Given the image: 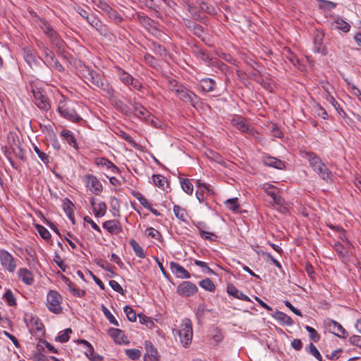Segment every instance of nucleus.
I'll list each match as a JSON object with an SVG mask.
<instances>
[{
    "instance_id": "49",
    "label": "nucleus",
    "mask_w": 361,
    "mask_h": 361,
    "mask_svg": "<svg viewBox=\"0 0 361 361\" xmlns=\"http://www.w3.org/2000/svg\"><path fill=\"white\" fill-rule=\"evenodd\" d=\"M125 353L132 360H137L141 357V351L138 349H127Z\"/></svg>"
},
{
    "instance_id": "31",
    "label": "nucleus",
    "mask_w": 361,
    "mask_h": 361,
    "mask_svg": "<svg viewBox=\"0 0 361 361\" xmlns=\"http://www.w3.org/2000/svg\"><path fill=\"white\" fill-rule=\"evenodd\" d=\"M273 317L276 320L281 322L283 324L288 325V326H291L293 324V319H291L290 317H289L286 313L280 312V311H276L273 314Z\"/></svg>"
},
{
    "instance_id": "36",
    "label": "nucleus",
    "mask_w": 361,
    "mask_h": 361,
    "mask_svg": "<svg viewBox=\"0 0 361 361\" xmlns=\"http://www.w3.org/2000/svg\"><path fill=\"white\" fill-rule=\"evenodd\" d=\"M263 162L264 165L276 169H283L285 167V164L281 159H264Z\"/></svg>"
},
{
    "instance_id": "25",
    "label": "nucleus",
    "mask_w": 361,
    "mask_h": 361,
    "mask_svg": "<svg viewBox=\"0 0 361 361\" xmlns=\"http://www.w3.org/2000/svg\"><path fill=\"white\" fill-rule=\"evenodd\" d=\"M18 276L19 279L27 285H31L34 281L32 273L26 268H20L18 271Z\"/></svg>"
},
{
    "instance_id": "63",
    "label": "nucleus",
    "mask_w": 361,
    "mask_h": 361,
    "mask_svg": "<svg viewBox=\"0 0 361 361\" xmlns=\"http://www.w3.org/2000/svg\"><path fill=\"white\" fill-rule=\"evenodd\" d=\"M24 58L26 62L31 66L32 63L36 62V59L35 55L30 50L24 51Z\"/></svg>"
},
{
    "instance_id": "42",
    "label": "nucleus",
    "mask_w": 361,
    "mask_h": 361,
    "mask_svg": "<svg viewBox=\"0 0 361 361\" xmlns=\"http://www.w3.org/2000/svg\"><path fill=\"white\" fill-rule=\"evenodd\" d=\"M44 325L43 324L39 321L38 319L32 321V327L30 328V332L32 334H42L43 333Z\"/></svg>"
},
{
    "instance_id": "8",
    "label": "nucleus",
    "mask_w": 361,
    "mask_h": 361,
    "mask_svg": "<svg viewBox=\"0 0 361 361\" xmlns=\"http://www.w3.org/2000/svg\"><path fill=\"white\" fill-rule=\"evenodd\" d=\"M114 69L118 78L124 85L127 86H131L133 88L137 90H141L142 85L138 81V80L134 78L131 75L126 72L119 66H115Z\"/></svg>"
},
{
    "instance_id": "60",
    "label": "nucleus",
    "mask_w": 361,
    "mask_h": 361,
    "mask_svg": "<svg viewBox=\"0 0 361 361\" xmlns=\"http://www.w3.org/2000/svg\"><path fill=\"white\" fill-rule=\"evenodd\" d=\"M128 319L130 322H135L137 319L135 311L129 306L126 305L123 308Z\"/></svg>"
},
{
    "instance_id": "14",
    "label": "nucleus",
    "mask_w": 361,
    "mask_h": 361,
    "mask_svg": "<svg viewBox=\"0 0 361 361\" xmlns=\"http://www.w3.org/2000/svg\"><path fill=\"white\" fill-rule=\"evenodd\" d=\"M57 111L61 116L71 121L79 123L82 121L80 116L73 109H71L65 104H59Z\"/></svg>"
},
{
    "instance_id": "58",
    "label": "nucleus",
    "mask_w": 361,
    "mask_h": 361,
    "mask_svg": "<svg viewBox=\"0 0 361 361\" xmlns=\"http://www.w3.org/2000/svg\"><path fill=\"white\" fill-rule=\"evenodd\" d=\"M336 6V4L327 0H319V7L328 11H332Z\"/></svg>"
},
{
    "instance_id": "40",
    "label": "nucleus",
    "mask_w": 361,
    "mask_h": 361,
    "mask_svg": "<svg viewBox=\"0 0 361 361\" xmlns=\"http://www.w3.org/2000/svg\"><path fill=\"white\" fill-rule=\"evenodd\" d=\"M131 194L133 197H135L140 203L145 208V209H150L151 208V204L148 202V200L142 195L141 192L139 191L133 190L132 191Z\"/></svg>"
},
{
    "instance_id": "5",
    "label": "nucleus",
    "mask_w": 361,
    "mask_h": 361,
    "mask_svg": "<svg viewBox=\"0 0 361 361\" xmlns=\"http://www.w3.org/2000/svg\"><path fill=\"white\" fill-rule=\"evenodd\" d=\"M88 80H90L94 86L103 90L106 94L109 95L113 94L114 89L102 73L94 71Z\"/></svg>"
},
{
    "instance_id": "27",
    "label": "nucleus",
    "mask_w": 361,
    "mask_h": 361,
    "mask_svg": "<svg viewBox=\"0 0 361 361\" xmlns=\"http://www.w3.org/2000/svg\"><path fill=\"white\" fill-rule=\"evenodd\" d=\"M216 85L215 80L212 78H203L200 80L199 86L202 91L209 92L214 90Z\"/></svg>"
},
{
    "instance_id": "9",
    "label": "nucleus",
    "mask_w": 361,
    "mask_h": 361,
    "mask_svg": "<svg viewBox=\"0 0 361 361\" xmlns=\"http://www.w3.org/2000/svg\"><path fill=\"white\" fill-rule=\"evenodd\" d=\"M324 32L323 30H316L313 34V51L322 56L327 54V50L324 44Z\"/></svg>"
},
{
    "instance_id": "35",
    "label": "nucleus",
    "mask_w": 361,
    "mask_h": 361,
    "mask_svg": "<svg viewBox=\"0 0 361 361\" xmlns=\"http://www.w3.org/2000/svg\"><path fill=\"white\" fill-rule=\"evenodd\" d=\"M130 245L132 247L135 254L137 257L144 259L146 257L143 248L137 243L134 239H130L129 241Z\"/></svg>"
},
{
    "instance_id": "22",
    "label": "nucleus",
    "mask_w": 361,
    "mask_h": 361,
    "mask_svg": "<svg viewBox=\"0 0 361 361\" xmlns=\"http://www.w3.org/2000/svg\"><path fill=\"white\" fill-rule=\"evenodd\" d=\"M227 293L229 295H231L237 299L243 300V301H251L250 298L245 295L243 292L239 290L233 284H228L227 286Z\"/></svg>"
},
{
    "instance_id": "28",
    "label": "nucleus",
    "mask_w": 361,
    "mask_h": 361,
    "mask_svg": "<svg viewBox=\"0 0 361 361\" xmlns=\"http://www.w3.org/2000/svg\"><path fill=\"white\" fill-rule=\"evenodd\" d=\"M196 3L199 6L201 13H206L211 16L216 15V8L213 6L209 4L208 3H207L202 0H197Z\"/></svg>"
},
{
    "instance_id": "16",
    "label": "nucleus",
    "mask_w": 361,
    "mask_h": 361,
    "mask_svg": "<svg viewBox=\"0 0 361 361\" xmlns=\"http://www.w3.org/2000/svg\"><path fill=\"white\" fill-rule=\"evenodd\" d=\"M262 189L269 196L271 197L274 204L280 206L283 204V200L279 195L280 190L278 188L274 185L266 183L262 185Z\"/></svg>"
},
{
    "instance_id": "17",
    "label": "nucleus",
    "mask_w": 361,
    "mask_h": 361,
    "mask_svg": "<svg viewBox=\"0 0 361 361\" xmlns=\"http://www.w3.org/2000/svg\"><path fill=\"white\" fill-rule=\"evenodd\" d=\"M170 268L172 273L178 278L189 279L190 277V273L183 266L175 262L170 263Z\"/></svg>"
},
{
    "instance_id": "12",
    "label": "nucleus",
    "mask_w": 361,
    "mask_h": 361,
    "mask_svg": "<svg viewBox=\"0 0 361 361\" xmlns=\"http://www.w3.org/2000/svg\"><path fill=\"white\" fill-rule=\"evenodd\" d=\"M324 324L327 329L336 336L339 338H345L348 336V333L343 326L338 322L327 319L324 321Z\"/></svg>"
},
{
    "instance_id": "6",
    "label": "nucleus",
    "mask_w": 361,
    "mask_h": 361,
    "mask_svg": "<svg viewBox=\"0 0 361 361\" xmlns=\"http://www.w3.org/2000/svg\"><path fill=\"white\" fill-rule=\"evenodd\" d=\"M231 123L238 130L252 135L257 140H259V133L248 124L245 118L240 116L233 118Z\"/></svg>"
},
{
    "instance_id": "19",
    "label": "nucleus",
    "mask_w": 361,
    "mask_h": 361,
    "mask_svg": "<svg viewBox=\"0 0 361 361\" xmlns=\"http://www.w3.org/2000/svg\"><path fill=\"white\" fill-rule=\"evenodd\" d=\"M90 204L92 207V209L96 217L104 216L106 212V204L104 202H95L94 198L92 197L90 200Z\"/></svg>"
},
{
    "instance_id": "33",
    "label": "nucleus",
    "mask_w": 361,
    "mask_h": 361,
    "mask_svg": "<svg viewBox=\"0 0 361 361\" xmlns=\"http://www.w3.org/2000/svg\"><path fill=\"white\" fill-rule=\"evenodd\" d=\"M61 135L63 139L70 145L73 147L75 149L78 148L77 142L75 137L73 136L71 131L68 130H63L61 131Z\"/></svg>"
},
{
    "instance_id": "51",
    "label": "nucleus",
    "mask_w": 361,
    "mask_h": 361,
    "mask_svg": "<svg viewBox=\"0 0 361 361\" xmlns=\"http://www.w3.org/2000/svg\"><path fill=\"white\" fill-rule=\"evenodd\" d=\"M173 212L175 216L181 221L185 220L186 212L185 210L178 205L173 206Z\"/></svg>"
},
{
    "instance_id": "48",
    "label": "nucleus",
    "mask_w": 361,
    "mask_h": 361,
    "mask_svg": "<svg viewBox=\"0 0 361 361\" xmlns=\"http://www.w3.org/2000/svg\"><path fill=\"white\" fill-rule=\"evenodd\" d=\"M268 128L270 130L271 135L273 137L279 138L283 136V132L276 124L271 123L268 126Z\"/></svg>"
},
{
    "instance_id": "54",
    "label": "nucleus",
    "mask_w": 361,
    "mask_h": 361,
    "mask_svg": "<svg viewBox=\"0 0 361 361\" xmlns=\"http://www.w3.org/2000/svg\"><path fill=\"white\" fill-rule=\"evenodd\" d=\"M307 352L312 354L319 361H322V357L317 350V348L312 343H310L308 347L306 348Z\"/></svg>"
},
{
    "instance_id": "64",
    "label": "nucleus",
    "mask_w": 361,
    "mask_h": 361,
    "mask_svg": "<svg viewBox=\"0 0 361 361\" xmlns=\"http://www.w3.org/2000/svg\"><path fill=\"white\" fill-rule=\"evenodd\" d=\"M349 342L351 345L361 348V336L353 335L349 338Z\"/></svg>"
},
{
    "instance_id": "43",
    "label": "nucleus",
    "mask_w": 361,
    "mask_h": 361,
    "mask_svg": "<svg viewBox=\"0 0 361 361\" xmlns=\"http://www.w3.org/2000/svg\"><path fill=\"white\" fill-rule=\"evenodd\" d=\"M199 285L203 289H204L206 290H208V291H210V292H212V291H214L215 290V285H214V283L209 278H207V279H204L200 281V283H199Z\"/></svg>"
},
{
    "instance_id": "38",
    "label": "nucleus",
    "mask_w": 361,
    "mask_h": 361,
    "mask_svg": "<svg viewBox=\"0 0 361 361\" xmlns=\"http://www.w3.org/2000/svg\"><path fill=\"white\" fill-rule=\"evenodd\" d=\"M180 183L181 188L185 192L191 195L193 192V185L188 178H180Z\"/></svg>"
},
{
    "instance_id": "55",
    "label": "nucleus",
    "mask_w": 361,
    "mask_h": 361,
    "mask_svg": "<svg viewBox=\"0 0 361 361\" xmlns=\"http://www.w3.org/2000/svg\"><path fill=\"white\" fill-rule=\"evenodd\" d=\"M225 205L230 210L236 212L239 209V205L238 204V198L228 199L225 202Z\"/></svg>"
},
{
    "instance_id": "39",
    "label": "nucleus",
    "mask_w": 361,
    "mask_h": 361,
    "mask_svg": "<svg viewBox=\"0 0 361 361\" xmlns=\"http://www.w3.org/2000/svg\"><path fill=\"white\" fill-rule=\"evenodd\" d=\"M87 22L98 31H101L103 28V24L102 21L94 15L90 16L87 20Z\"/></svg>"
},
{
    "instance_id": "32",
    "label": "nucleus",
    "mask_w": 361,
    "mask_h": 361,
    "mask_svg": "<svg viewBox=\"0 0 361 361\" xmlns=\"http://www.w3.org/2000/svg\"><path fill=\"white\" fill-rule=\"evenodd\" d=\"M185 25L197 37H201L202 36L204 28L202 25L191 20H188V22L185 23Z\"/></svg>"
},
{
    "instance_id": "15",
    "label": "nucleus",
    "mask_w": 361,
    "mask_h": 361,
    "mask_svg": "<svg viewBox=\"0 0 361 361\" xmlns=\"http://www.w3.org/2000/svg\"><path fill=\"white\" fill-rule=\"evenodd\" d=\"M309 162L314 171L317 172L322 179L327 180L329 178V171L322 161V159H309Z\"/></svg>"
},
{
    "instance_id": "41",
    "label": "nucleus",
    "mask_w": 361,
    "mask_h": 361,
    "mask_svg": "<svg viewBox=\"0 0 361 361\" xmlns=\"http://www.w3.org/2000/svg\"><path fill=\"white\" fill-rule=\"evenodd\" d=\"M94 6L101 10L104 13L106 14L109 13L112 8L104 0H93Z\"/></svg>"
},
{
    "instance_id": "44",
    "label": "nucleus",
    "mask_w": 361,
    "mask_h": 361,
    "mask_svg": "<svg viewBox=\"0 0 361 361\" xmlns=\"http://www.w3.org/2000/svg\"><path fill=\"white\" fill-rule=\"evenodd\" d=\"M102 310L104 316L106 317V318L109 320V322L111 324H112L115 326H119L118 321L115 319L114 315L110 312V311L108 310V308L105 305H102Z\"/></svg>"
},
{
    "instance_id": "13",
    "label": "nucleus",
    "mask_w": 361,
    "mask_h": 361,
    "mask_svg": "<svg viewBox=\"0 0 361 361\" xmlns=\"http://www.w3.org/2000/svg\"><path fill=\"white\" fill-rule=\"evenodd\" d=\"M197 290V286L188 281H183L177 287L178 294L185 298L195 295Z\"/></svg>"
},
{
    "instance_id": "18",
    "label": "nucleus",
    "mask_w": 361,
    "mask_h": 361,
    "mask_svg": "<svg viewBox=\"0 0 361 361\" xmlns=\"http://www.w3.org/2000/svg\"><path fill=\"white\" fill-rule=\"evenodd\" d=\"M145 347L146 350L145 359L147 357L150 361H159V353L150 341H145Z\"/></svg>"
},
{
    "instance_id": "30",
    "label": "nucleus",
    "mask_w": 361,
    "mask_h": 361,
    "mask_svg": "<svg viewBox=\"0 0 361 361\" xmlns=\"http://www.w3.org/2000/svg\"><path fill=\"white\" fill-rule=\"evenodd\" d=\"M133 114L139 118L149 116V112L140 103L134 102L133 104Z\"/></svg>"
},
{
    "instance_id": "46",
    "label": "nucleus",
    "mask_w": 361,
    "mask_h": 361,
    "mask_svg": "<svg viewBox=\"0 0 361 361\" xmlns=\"http://www.w3.org/2000/svg\"><path fill=\"white\" fill-rule=\"evenodd\" d=\"M85 353L90 361H102L103 359L101 355L94 353L93 347L87 348Z\"/></svg>"
},
{
    "instance_id": "20",
    "label": "nucleus",
    "mask_w": 361,
    "mask_h": 361,
    "mask_svg": "<svg viewBox=\"0 0 361 361\" xmlns=\"http://www.w3.org/2000/svg\"><path fill=\"white\" fill-rule=\"evenodd\" d=\"M103 228L111 234H118L122 231L121 224L116 220H109L104 222Z\"/></svg>"
},
{
    "instance_id": "57",
    "label": "nucleus",
    "mask_w": 361,
    "mask_h": 361,
    "mask_svg": "<svg viewBox=\"0 0 361 361\" xmlns=\"http://www.w3.org/2000/svg\"><path fill=\"white\" fill-rule=\"evenodd\" d=\"M4 298L6 301L7 304L10 306H13L16 304V298L10 290H7L4 294Z\"/></svg>"
},
{
    "instance_id": "24",
    "label": "nucleus",
    "mask_w": 361,
    "mask_h": 361,
    "mask_svg": "<svg viewBox=\"0 0 361 361\" xmlns=\"http://www.w3.org/2000/svg\"><path fill=\"white\" fill-rule=\"evenodd\" d=\"M108 334L116 343L122 344L126 343V336L122 330L119 329L110 328L108 331Z\"/></svg>"
},
{
    "instance_id": "37",
    "label": "nucleus",
    "mask_w": 361,
    "mask_h": 361,
    "mask_svg": "<svg viewBox=\"0 0 361 361\" xmlns=\"http://www.w3.org/2000/svg\"><path fill=\"white\" fill-rule=\"evenodd\" d=\"M115 107L126 115L130 116L133 114L132 109L121 100H117L115 102Z\"/></svg>"
},
{
    "instance_id": "2",
    "label": "nucleus",
    "mask_w": 361,
    "mask_h": 361,
    "mask_svg": "<svg viewBox=\"0 0 361 361\" xmlns=\"http://www.w3.org/2000/svg\"><path fill=\"white\" fill-rule=\"evenodd\" d=\"M176 333L178 334L183 347H188L192 342L193 336L191 320L188 318H184L181 322L180 329L176 331Z\"/></svg>"
},
{
    "instance_id": "3",
    "label": "nucleus",
    "mask_w": 361,
    "mask_h": 361,
    "mask_svg": "<svg viewBox=\"0 0 361 361\" xmlns=\"http://www.w3.org/2000/svg\"><path fill=\"white\" fill-rule=\"evenodd\" d=\"M39 26L46 36L49 39L51 44L56 46L58 49L63 47V41L59 35L53 29L49 23L45 19H39Z\"/></svg>"
},
{
    "instance_id": "26",
    "label": "nucleus",
    "mask_w": 361,
    "mask_h": 361,
    "mask_svg": "<svg viewBox=\"0 0 361 361\" xmlns=\"http://www.w3.org/2000/svg\"><path fill=\"white\" fill-rule=\"evenodd\" d=\"M96 164L101 168H106L107 171L113 173L119 172L118 168L109 159H96Z\"/></svg>"
},
{
    "instance_id": "21",
    "label": "nucleus",
    "mask_w": 361,
    "mask_h": 361,
    "mask_svg": "<svg viewBox=\"0 0 361 361\" xmlns=\"http://www.w3.org/2000/svg\"><path fill=\"white\" fill-rule=\"evenodd\" d=\"M192 53L197 58L201 59L203 62L206 63H209L212 61L209 54L205 49H202L197 45H195L192 47Z\"/></svg>"
},
{
    "instance_id": "11",
    "label": "nucleus",
    "mask_w": 361,
    "mask_h": 361,
    "mask_svg": "<svg viewBox=\"0 0 361 361\" xmlns=\"http://www.w3.org/2000/svg\"><path fill=\"white\" fill-rule=\"evenodd\" d=\"M0 262L1 266L8 272L15 271L17 264L13 255L6 250H0Z\"/></svg>"
},
{
    "instance_id": "50",
    "label": "nucleus",
    "mask_w": 361,
    "mask_h": 361,
    "mask_svg": "<svg viewBox=\"0 0 361 361\" xmlns=\"http://www.w3.org/2000/svg\"><path fill=\"white\" fill-rule=\"evenodd\" d=\"M106 15L116 24L121 23L123 20V17L114 8H111L109 13H107Z\"/></svg>"
},
{
    "instance_id": "45",
    "label": "nucleus",
    "mask_w": 361,
    "mask_h": 361,
    "mask_svg": "<svg viewBox=\"0 0 361 361\" xmlns=\"http://www.w3.org/2000/svg\"><path fill=\"white\" fill-rule=\"evenodd\" d=\"M152 180L156 186H157L163 190L164 189L165 183H167L165 177H164L163 176H161V175H153L152 176Z\"/></svg>"
},
{
    "instance_id": "62",
    "label": "nucleus",
    "mask_w": 361,
    "mask_h": 361,
    "mask_svg": "<svg viewBox=\"0 0 361 361\" xmlns=\"http://www.w3.org/2000/svg\"><path fill=\"white\" fill-rule=\"evenodd\" d=\"M36 228L42 238L47 240L51 238L49 231L43 226L37 225Z\"/></svg>"
},
{
    "instance_id": "34",
    "label": "nucleus",
    "mask_w": 361,
    "mask_h": 361,
    "mask_svg": "<svg viewBox=\"0 0 361 361\" xmlns=\"http://www.w3.org/2000/svg\"><path fill=\"white\" fill-rule=\"evenodd\" d=\"M332 25L344 32H349L350 29V25L341 18L335 19L332 23Z\"/></svg>"
},
{
    "instance_id": "47",
    "label": "nucleus",
    "mask_w": 361,
    "mask_h": 361,
    "mask_svg": "<svg viewBox=\"0 0 361 361\" xmlns=\"http://www.w3.org/2000/svg\"><path fill=\"white\" fill-rule=\"evenodd\" d=\"M72 333V330L70 328L61 331L59 336L56 338V341H60L61 343H66L69 340V334Z\"/></svg>"
},
{
    "instance_id": "4",
    "label": "nucleus",
    "mask_w": 361,
    "mask_h": 361,
    "mask_svg": "<svg viewBox=\"0 0 361 361\" xmlns=\"http://www.w3.org/2000/svg\"><path fill=\"white\" fill-rule=\"evenodd\" d=\"M62 297L56 290H49L47 296V307L48 310L54 313L60 314L62 312Z\"/></svg>"
},
{
    "instance_id": "59",
    "label": "nucleus",
    "mask_w": 361,
    "mask_h": 361,
    "mask_svg": "<svg viewBox=\"0 0 361 361\" xmlns=\"http://www.w3.org/2000/svg\"><path fill=\"white\" fill-rule=\"evenodd\" d=\"M334 247L340 257L343 258L345 256H347V253H346V250H345V247L341 243H339V242L335 243Z\"/></svg>"
},
{
    "instance_id": "52",
    "label": "nucleus",
    "mask_w": 361,
    "mask_h": 361,
    "mask_svg": "<svg viewBox=\"0 0 361 361\" xmlns=\"http://www.w3.org/2000/svg\"><path fill=\"white\" fill-rule=\"evenodd\" d=\"M305 329L307 330V331L309 333V336H310V338L317 343L319 341L320 339V336L319 334L317 333V331L312 327L310 326H305Z\"/></svg>"
},
{
    "instance_id": "10",
    "label": "nucleus",
    "mask_w": 361,
    "mask_h": 361,
    "mask_svg": "<svg viewBox=\"0 0 361 361\" xmlns=\"http://www.w3.org/2000/svg\"><path fill=\"white\" fill-rule=\"evenodd\" d=\"M83 181L85 183V186L88 188L93 194L99 195L102 193L103 190L102 184L95 176L87 174L84 176Z\"/></svg>"
},
{
    "instance_id": "61",
    "label": "nucleus",
    "mask_w": 361,
    "mask_h": 361,
    "mask_svg": "<svg viewBox=\"0 0 361 361\" xmlns=\"http://www.w3.org/2000/svg\"><path fill=\"white\" fill-rule=\"evenodd\" d=\"M94 71L91 69L89 66L85 65L82 66L80 69V72L82 76L87 80L90 79L91 75L93 74Z\"/></svg>"
},
{
    "instance_id": "53",
    "label": "nucleus",
    "mask_w": 361,
    "mask_h": 361,
    "mask_svg": "<svg viewBox=\"0 0 361 361\" xmlns=\"http://www.w3.org/2000/svg\"><path fill=\"white\" fill-rule=\"evenodd\" d=\"M42 54L45 58V63L47 65L51 61L55 59V55L47 47H44L42 49Z\"/></svg>"
},
{
    "instance_id": "7",
    "label": "nucleus",
    "mask_w": 361,
    "mask_h": 361,
    "mask_svg": "<svg viewBox=\"0 0 361 361\" xmlns=\"http://www.w3.org/2000/svg\"><path fill=\"white\" fill-rule=\"evenodd\" d=\"M32 92L35 105L41 110L45 111H49L51 108V105L45 92L42 89L37 87H32Z\"/></svg>"
},
{
    "instance_id": "1",
    "label": "nucleus",
    "mask_w": 361,
    "mask_h": 361,
    "mask_svg": "<svg viewBox=\"0 0 361 361\" xmlns=\"http://www.w3.org/2000/svg\"><path fill=\"white\" fill-rule=\"evenodd\" d=\"M170 84L171 91L174 92L176 96L182 101L188 102L193 106L198 102L199 97L194 92L189 91L183 86H178L176 80L171 81Z\"/></svg>"
},
{
    "instance_id": "29",
    "label": "nucleus",
    "mask_w": 361,
    "mask_h": 361,
    "mask_svg": "<svg viewBox=\"0 0 361 361\" xmlns=\"http://www.w3.org/2000/svg\"><path fill=\"white\" fill-rule=\"evenodd\" d=\"M65 283L68 288L69 291L75 297H83L85 291L78 288L69 279H65Z\"/></svg>"
},
{
    "instance_id": "23",
    "label": "nucleus",
    "mask_w": 361,
    "mask_h": 361,
    "mask_svg": "<svg viewBox=\"0 0 361 361\" xmlns=\"http://www.w3.org/2000/svg\"><path fill=\"white\" fill-rule=\"evenodd\" d=\"M185 4L186 8L188 11L190 13L192 18H194L195 20L198 21H203L204 19V17L202 16L201 11L200 8H197L196 6H193L192 4H190L188 1L185 0L184 1Z\"/></svg>"
},
{
    "instance_id": "56",
    "label": "nucleus",
    "mask_w": 361,
    "mask_h": 361,
    "mask_svg": "<svg viewBox=\"0 0 361 361\" xmlns=\"http://www.w3.org/2000/svg\"><path fill=\"white\" fill-rule=\"evenodd\" d=\"M63 209L66 215L70 216L73 213L74 204L71 200L66 199L63 204Z\"/></svg>"
}]
</instances>
